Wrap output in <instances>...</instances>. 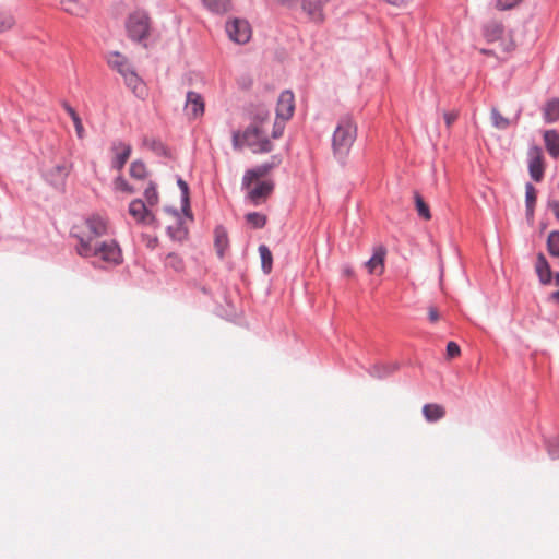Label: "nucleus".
<instances>
[{
    "label": "nucleus",
    "mask_w": 559,
    "mask_h": 559,
    "mask_svg": "<svg viewBox=\"0 0 559 559\" xmlns=\"http://www.w3.org/2000/svg\"><path fill=\"white\" fill-rule=\"evenodd\" d=\"M459 114L456 111H445L443 114V119L445 122V126L448 128H451V126L454 123V121L457 119Z\"/></svg>",
    "instance_id": "obj_49"
},
{
    "label": "nucleus",
    "mask_w": 559,
    "mask_h": 559,
    "mask_svg": "<svg viewBox=\"0 0 559 559\" xmlns=\"http://www.w3.org/2000/svg\"><path fill=\"white\" fill-rule=\"evenodd\" d=\"M445 350H447V357L449 359H453L461 354V348H460L459 344L455 343L454 341L448 342Z\"/></svg>",
    "instance_id": "obj_44"
},
{
    "label": "nucleus",
    "mask_w": 559,
    "mask_h": 559,
    "mask_svg": "<svg viewBox=\"0 0 559 559\" xmlns=\"http://www.w3.org/2000/svg\"><path fill=\"white\" fill-rule=\"evenodd\" d=\"M522 0H497L496 8L500 11H506L518 5Z\"/></svg>",
    "instance_id": "obj_45"
},
{
    "label": "nucleus",
    "mask_w": 559,
    "mask_h": 559,
    "mask_svg": "<svg viewBox=\"0 0 559 559\" xmlns=\"http://www.w3.org/2000/svg\"><path fill=\"white\" fill-rule=\"evenodd\" d=\"M157 246H158V238L157 237L150 238L147 243H146V247L148 249H151V250H154Z\"/></svg>",
    "instance_id": "obj_59"
},
{
    "label": "nucleus",
    "mask_w": 559,
    "mask_h": 559,
    "mask_svg": "<svg viewBox=\"0 0 559 559\" xmlns=\"http://www.w3.org/2000/svg\"><path fill=\"white\" fill-rule=\"evenodd\" d=\"M86 226L94 238L99 237L106 233V225L99 217H91L86 221Z\"/></svg>",
    "instance_id": "obj_37"
},
{
    "label": "nucleus",
    "mask_w": 559,
    "mask_h": 559,
    "mask_svg": "<svg viewBox=\"0 0 559 559\" xmlns=\"http://www.w3.org/2000/svg\"><path fill=\"white\" fill-rule=\"evenodd\" d=\"M150 16L144 11H135L131 13L126 22V31L128 37L134 41L141 44L145 40L150 33Z\"/></svg>",
    "instance_id": "obj_2"
},
{
    "label": "nucleus",
    "mask_w": 559,
    "mask_h": 559,
    "mask_svg": "<svg viewBox=\"0 0 559 559\" xmlns=\"http://www.w3.org/2000/svg\"><path fill=\"white\" fill-rule=\"evenodd\" d=\"M129 174L133 179L144 180L148 176V170L142 159H135L130 164Z\"/></svg>",
    "instance_id": "obj_31"
},
{
    "label": "nucleus",
    "mask_w": 559,
    "mask_h": 559,
    "mask_svg": "<svg viewBox=\"0 0 559 559\" xmlns=\"http://www.w3.org/2000/svg\"><path fill=\"white\" fill-rule=\"evenodd\" d=\"M112 151L121 150L120 152H117L115 158L111 162V168L116 170L123 169L124 165L127 164L128 159L131 156L132 153V146L130 144H126L122 141H117L112 143L111 146Z\"/></svg>",
    "instance_id": "obj_12"
},
{
    "label": "nucleus",
    "mask_w": 559,
    "mask_h": 559,
    "mask_svg": "<svg viewBox=\"0 0 559 559\" xmlns=\"http://www.w3.org/2000/svg\"><path fill=\"white\" fill-rule=\"evenodd\" d=\"M278 3L289 10H295L300 5L301 0H277Z\"/></svg>",
    "instance_id": "obj_51"
},
{
    "label": "nucleus",
    "mask_w": 559,
    "mask_h": 559,
    "mask_svg": "<svg viewBox=\"0 0 559 559\" xmlns=\"http://www.w3.org/2000/svg\"><path fill=\"white\" fill-rule=\"evenodd\" d=\"M537 202V189L532 182L525 183V206L535 207Z\"/></svg>",
    "instance_id": "obj_41"
},
{
    "label": "nucleus",
    "mask_w": 559,
    "mask_h": 559,
    "mask_svg": "<svg viewBox=\"0 0 559 559\" xmlns=\"http://www.w3.org/2000/svg\"><path fill=\"white\" fill-rule=\"evenodd\" d=\"M481 52L485 53V55H490L491 53V51L487 50V49H483Z\"/></svg>",
    "instance_id": "obj_63"
},
{
    "label": "nucleus",
    "mask_w": 559,
    "mask_h": 559,
    "mask_svg": "<svg viewBox=\"0 0 559 559\" xmlns=\"http://www.w3.org/2000/svg\"><path fill=\"white\" fill-rule=\"evenodd\" d=\"M285 122L286 121H282L281 119L275 120V122L273 124V129H272V138L273 139H278L283 135L284 129H285Z\"/></svg>",
    "instance_id": "obj_46"
},
{
    "label": "nucleus",
    "mask_w": 559,
    "mask_h": 559,
    "mask_svg": "<svg viewBox=\"0 0 559 559\" xmlns=\"http://www.w3.org/2000/svg\"><path fill=\"white\" fill-rule=\"evenodd\" d=\"M385 255L386 249L383 246H379L374 249L370 259L365 262V266L370 274L376 273L377 267H381V271L383 270Z\"/></svg>",
    "instance_id": "obj_22"
},
{
    "label": "nucleus",
    "mask_w": 559,
    "mask_h": 559,
    "mask_svg": "<svg viewBox=\"0 0 559 559\" xmlns=\"http://www.w3.org/2000/svg\"><path fill=\"white\" fill-rule=\"evenodd\" d=\"M123 80L127 87H129L135 96L142 97L145 94V84L142 78L136 73L135 69L126 70Z\"/></svg>",
    "instance_id": "obj_15"
},
{
    "label": "nucleus",
    "mask_w": 559,
    "mask_h": 559,
    "mask_svg": "<svg viewBox=\"0 0 559 559\" xmlns=\"http://www.w3.org/2000/svg\"><path fill=\"white\" fill-rule=\"evenodd\" d=\"M535 271L540 284L549 285L552 282L554 273L550 264L543 252H538L536 257Z\"/></svg>",
    "instance_id": "obj_14"
},
{
    "label": "nucleus",
    "mask_w": 559,
    "mask_h": 559,
    "mask_svg": "<svg viewBox=\"0 0 559 559\" xmlns=\"http://www.w3.org/2000/svg\"><path fill=\"white\" fill-rule=\"evenodd\" d=\"M342 275L352 278L355 275V271L349 264H344L342 266Z\"/></svg>",
    "instance_id": "obj_56"
},
{
    "label": "nucleus",
    "mask_w": 559,
    "mask_h": 559,
    "mask_svg": "<svg viewBox=\"0 0 559 559\" xmlns=\"http://www.w3.org/2000/svg\"><path fill=\"white\" fill-rule=\"evenodd\" d=\"M525 218L528 225H533L535 222V207L525 206Z\"/></svg>",
    "instance_id": "obj_52"
},
{
    "label": "nucleus",
    "mask_w": 559,
    "mask_h": 559,
    "mask_svg": "<svg viewBox=\"0 0 559 559\" xmlns=\"http://www.w3.org/2000/svg\"><path fill=\"white\" fill-rule=\"evenodd\" d=\"M177 186L180 190V203H181V213L185 217L190 221L194 219L193 212L191 210V201H190V187L186 180L182 179L181 176H177Z\"/></svg>",
    "instance_id": "obj_13"
},
{
    "label": "nucleus",
    "mask_w": 559,
    "mask_h": 559,
    "mask_svg": "<svg viewBox=\"0 0 559 559\" xmlns=\"http://www.w3.org/2000/svg\"><path fill=\"white\" fill-rule=\"evenodd\" d=\"M543 119L545 123H555L559 120V97L548 99L543 108Z\"/></svg>",
    "instance_id": "obj_21"
},
{
    "label": "nucleus",
    "mask_w": 559,
    "mask_h": 559,
    "mask_svg": "<svg viewBox=\"0 0 559 559\" xmlns=\"http://www.w3.org/2000/svg\"><path fill=\"white\" fill-rule=\"evenodd\" d=\"M547 450H548V454L549 456L552 459V460H556L559 457V444L557 443V439L556 440H549L547 442Z\"/></svg>",
    "instance_id": "obj_47"
},
{
    "label": "nucleus",
    "mask_w": 559,
    "mask_h": 559,
    "mask_svg": "<svg viewBox=\"0 0 559 559\" xmlns=\"http://www.w3.org/2000/svg\"><path fill=\"white\" fill-rule=\"evenodd\" d=\"M528 174L532 180L540 182L545 177V158L538 145H532L527 152Z\"/></svg>",
    "instance_id": "obj_4"
},
{
    "label": "nucleus",
    "mask_w": 559,
    "mask_h": 559,
    "mask_svg": "<svg viewBox=\"0 0 559 559\" xmlns=\"http://www.w3.org/2000/svg\"><path fill=\"white\" fill-rule=\"evenodd\" d=\"M71 165L58 164L43 174L45 181L59 192L66 191L67 178L71 170Z\"/></svg>",
    "instance_id": "obj_3"
},
{
    "label": "nucleus",
    "mask_w": 559,
    "mask_h": 559,
    "mask_svg": "<svg viewBox=\"0 0 559 559\" xmlns=\"http://www.w3.org/2000/svg\"><path fill=\"white\" fill-rule=\"evenodd\" d=\"M253 180H254V178L251 177V175H248L247 170H246L243 174L242 180H241V189L242 190L248 189Z\"/></svg>",
    "instance_id": "obj_55"
},
{
    "label": "nucleus",
    "mask_w": 559,
    "mask_h": 559,
    "mask_svg": "<svg viewBox=\"0 0 559 559\" xmlns=\"http://www.w3.org/2000/svg\"><path fill=\"white\" fill-rule=\"evenodd\" d=\"M144 144L148 146L156 155L162 157L169 156V150L159 139H144Z\"/></svg>",
    "instance_id": "obj_33"
},
{
    "label": "nucleus",
    "mask_w": 559,
    "mask_h": 559,
    "mask_svg": "<svg viewBox=\"0 0 559 559\" xmlns=\"http://www.w3.org/2000/svg\"><path fill=\"white\" fill-rule=\"evenodd\" d=\"M547 222H540V231H544L547 228Z\"/></svg>",
    "instance_id": "obj_62"
},
{
    "label": "nucleus",
    "mask_w": 559,
    "mask_h": 559,
    "mask_svg": "<svg viewBox=\"0 0 559 559\" xmlns=\"http://www.w3.org/2000/svg\"><path fill=\"white\" fill-rule=\"evenodd\" d=\"M547 207L552 211L556 219L559 221V199H551L549 198L547 200Z\"/></svg>",
    "instance_id": "obj_48"
},
{
    "label": "nucleus",
    "mask_w": 559,
    "mask_h": 559,
    "mask_svg": "<svg viewBox=\"0 0 559 559\" xmlns=\"http://www.w3.org/2000/svg\"><path fill=\"white\" fill-rule=\"evenodd\" d=\"M245 218H246V222L253 229H261L267 223L266 215H264L260 212H250V213L246 214Z\"/></svg>",
    "instance_id": "obj_34"
},
{
    "label": "nucleus",
    "mask_w": 559,
    "mask_h": 559,
    "mask_svg": "<svg viewBox=\"0 0 559 559\" xmlns=\"http://www.w3.org/2000/svg\"><path fill=\"white\" fill-rule=\"evenodd\" d=\"M68 3L69 4H76L78 2H76V0H69Z\"/></svg>",
    "instance_id": "obj_64"
},
{
    "label": "nucleus",
    "mask_w": 559,
    "mask_h": 559,
    "mask_svg": "<svg viewBox=\"0 0 559 559\" xmlns=\"http://www.w3.org/2000/svg\"><path fill=\"white\" fill-rule=\"evenodd\" d=\"M412 0H385L386 3L399 7V8H405L409 4Z\"/></svg>",
    "instance_id": "obj_58"
},
{
    "label": "nucleus",
    "mask_w": 559,
    "mask_h": 559,
    "mask_svg": "<svg viewBox=\"0 0 559 559\" xmlns=\"http://www.w3.org/2000/svg\"><path fill=\"white\" fill-rule=\"evenodd\" d=\"M214 247L218 259L223 260L229 248L228 233L223 225H217L214 229Z\"/></svg>",
    "instance_id": "obj_17"
},
{
    "label": "nucleus",
    "mask_w": 559,
    "mask_h": 559,
    "mask_svg": "<svg viewBox=\"0 0 559 559\" xmlns=\"http://www.w3.org/2000/svg\"><path fill=\"white\" fill-rule=\"evenodd\" d=\"M250 124H255L262 128V126L269 121L270 111L264 106H255L249 111Z\"/></svg>",
    "instance_id": "obj_29"
},
{
    "label": "nucleus",
    "mask_w": 559,
    "mask_h": 559,
    "mask_svg": "<svg viewBox=\"0 0 559 559\" xmlns=\"http://www.w3.org/2000/svg\"><path fill=\"white\" fill-rule=\"evenodd\" d=\"M548 301H555L557 305H559V289L556 290V292H552L549 296H548Z\"/></svg>",
    "instance_id": "obj_60"
},
{
    "label": "nucleus",
    "mask_w": 559,
    "mask_h": 559,
    "mask_svg": "<svg viewBox=\"0 0 559 559\" xmlns=\"http://www.w3.org/2000/svg\"><path fill=\"white\" fill-rule=\"evenodd\" d=\"M275 167L274 163H263L255 167L247 169V174L251 175L254 179L266 176Z\"/></svg>",
    "instance_id": "obj_39"
},
{
    "label": "nucleus",
    "mask_w": 559,
    "mask_h": 559,
    "mask_svg": "<svg viewBox=\"0 0 559 559\" xmlns=\"http://www.w3.org/2000/svg\"><path fill=\"white\" fill-rule=\"evenodd\" d=\"M108 64L111 69L117 70L122 76L126 70H133L134 67L129 62L126 56L119 51L111 52V58L108 59Z\"/></svg>",
    "instance_id": "obj_26"
},
{
    "label": "nucleus",
    "mask_w": 559,
    "mask_h": 559,
    "mask_svg": "<svg viewBox=\"0 0 559 559\" xmlns=\"http://www.w3.org/2000/svg\"><path fill=\"white\" fill-rule=\"evenodd\" d=\"M552 280H555L556 285L559 286V272L554 274Z\"/></svg>",
    "instance_id": "obj_61"
},
{
    "label": "nucleus",
    "mask_w": 559,
    "mask_h": 559,
    "mask_svg": "<svg viewBox=\"0 0 559 559\" xmlns=\"http://www.w3.org/2000/svg\"><path fill=\"white\" fill-rule=\"evenodd\" d=\"M164 212L167 213V214H170L171 216L176 217L177 221L179 218H182V216L180 215V212L178 209H176L175 206H171V205H166L164 206Z\"/></svg>",
    "instance_id": "obj_54"
},
{
    "label": "nucleus",
    "mask_w": 559,
    "mask_h": 559,
    "mask_svg": "<svg viewBox=\"0 0 559 559\" xmlns=\"http://www.w3.org/2000/svg\"><path fill=\"white\" fill-rule=\"evenodd\" d=\"M545 148L551 158H559V131L556 129L545 130L543 133Z\"/></svg>",
    "instance_id": "obj_18"
},
{
    "label": "nucleus",
    "mask_w": 559,
    "mask_h": 559,
    "mask_svg": "<svg viewBox=\"0 0 559 559\" xmlns=\"http://www.w3.org/2000/svg\"><path fill=\"white\" fill-rule=\"evenodd\" d=\"M148 210L150 209L146 203L140 198L132 200L128 209L129 214L136 221V223L145 221V215L148 214Z\"/></svg>",
    "instance_id": "obj_25"
},
{
    "label": "nucleus",
    "mask_w": 559,
    "mask_h": 559,
    "mask_svg": "<svg viewBox=\"0 0 559 559\" xmlns=\"http://www.w3.org/2000/svg\"><path fill=\"white\" fill-rule=\"evenodd\" d=\"M13 25V20L12 17H0V31L3 32V31H7L9 28H11Z\"/></svg>",
    "instance_id": "obj_53"
},
{
    "label": "nucleus",
    "mask_w": 559,
    "mask_h": 559,
    "mask_svg": "<svg viewBox=\"0 0 559 559\" xmlns=\"http://www.w3.org/2000/svg\"><path fill=\"white\" fill-rule=\"evenodd\" d=\"M139 224L150 225L153 227H157L159 225L158 219L156 218V216L153 214V212L151 210H148V214L145 215V221L140 222Z\"/></svg>",
    "instance_id": "obj_50"
},
{
    "label": "nucleus",
    "mask_w": 559,
    "mask_h": 559,
    "mask_svg": "<svg viewBox=\"0 0 559 559\" xmlns=\"http://www.w3.org/2000/svg\"><path fill=\"white\" fill-rule=\"evenodd\" d=\"M274 188L275 185L272 180L258 181L255 187L247 193L246 199L253 206H259L273 193Z\"/></svg>",
    "instance_id": "obj_8"
},
{
    "label": "nucleus",
    "mask_w": 559,
    "mask_h": 559,
    "mask_svg": "<svg viewBox=\"0 0 559 559\" xmlns=\"http://www.w3.org/2000/svg\"><path fill=\"white\" fill-rule=\"evenodd\" d=\"M226 32L231 41L240 45L248 43L251 37L250 24L238 17L226 24Z\"/></svg>",
    "instance_id": "obj_6"
},
{
    "label": "nucleus",
    "mask_w": 559,
    "mask_h": 559,
    "mask_svg": "<svg viewBox=\"0 0 559 559\" xmlns=\"http://www.w3.org/2000/svg\"><path fill=\"white\" fill-rule=\"evenodd\" d=\"M295 111V96L290 90L283 91L276 104V119L288 121Z\"/></svg>",
    "instance_id": "obj_9"
},
{
    "label": "nucleus",
    "mask_w": 559,
    "mask_h": 559,
    "mask_svg": "<svg viewBox=\"0 0 559 559\" xmlns=\"http://www.w3.org/2000/svg\"><path fill=\"white\" fill-rule=\"evenodd\" d=\"M546 248L551 257L559 258V230H552L548 234Z\"/></svg>",
    "instance_id": "obj_36"
},
{
    "label": "nucleus",
    "mask_w": 559,
    "mask_h": 559,
    "mask_svg": "<svg viewBox=\"0 0 559 559\" xmlns=\"http://www.w3.org/2000/svg\"><path fill=\"white\" fill-rule=\"evenodd\" d=\"M143 194L147 206H155L159 201L157 185L154 181L148 182Z\"/></svg>",
    "instance_id": "obj_38"
},
{
    "label": "nucleus",
    "mask_w": 559,
    "mask_h": 559,
    "mask_svg": "<svg viewBox=\"0 0 559 559\" xmlns=\"http://www.w3.org/2000/svg\"><path fill=\"white\" fill-rule=\"evenodd\" d=\"M428 319L430 322H436L439 320V312L436 307H429Z\"/></svg>",
    "instance_id": "obj_57"
},
{
    "label": "nucleus",
    "mask_w": 559,
    "mask_h": 559,
    "mask_svg": "<svg viewBox=\"0 0 559 559\" xmlns=\"http://www.w3.org/2000/svg\"><path fill=\"white\" fill-rule=\"evenodd\" d=\"M357 138V124L350 114L341 116L332 135V151L334 157L342 165Z\"/></svg>",
    "instance_id": "obj_1"
},
{
    "label": "nucleus",
    "mask_w": 559,
    "mask_h": 559,
    "mask_svg": "<svg viewBox=\"0 0 559 559\" xmlns=\"http://www.w3.org/2000/svg\"><path fill=\"white\" fill-rule=\"evenodd\" d=\"M400 369L399 362H391V364H382L378 362L372 365L370 368L367 369V372L370 377L383 380L394 372H396Z\"/></svg>",
    "instance_id": "obj_16"
},
{
    "label": "nucleus",
    "mask_w": 559,
    "mask_h": 559,
    "mask_svg": "<svg viewBox=\"0 0 559 559\" xmlns=\"http://www.w3.org/2000/svg\"><path fill=\"white\" fill-rule=\"evenodd\" d=\"M96 251L97 257H100V259L105 262L111 263L114 265H119L122 263V252L116 240L98 241Z\"/></svg>",
    "instance_id": "obj_7"
},
{
    "label": "nucleus",
    "mask_w": 559,
    "mask_h": 559,
    "mask_svg": "<svg viewBox=\"0 0 559 559\" xmlns=\"http://www.w3.org/2000/svg\"><path fill=\"white\" fill-rule=\"evenodd\" d=\"M62 107L67 111V114L70 116L71 120L73 121L78 136L82 138L83 136V132H84V128H83L82 120H81L79 114L67 102H64L62 104Z\"/></svg>",
    "instance_id": "obj_35"
},
{
    "label": "nucleus",
    "mask_w": 559,
    "mask_h": 559,
    "mask_svg": "<svg viewBox=\"0 0 559 559\" xmlns=\"http://www.w3.org/2000/svg\"><path fill=\"white\" fill-rule=\"evenodd\" d=\"M504 34V25L502 22L492 20L484 24L483 35L488 43H493L502 38Z\"/></svg>",
    "instance_id": "obj_19"
},
{
    "label": "nucleus",
    "mask_w": 559,
    "mask_h": 559,
    "mask_svg": "<svg viewBox=\"0 0 559 559\" xmlns=\"http://www.w3.org/2000/svg\"><path fill=\"white\" fill-rule=\"evenodd\" d=\"M97 245L98 240H95L93 237H88L87 239L84 237H79V246L76 247V252L82 258L97 257Z\"/></svg>",
    "instance_id": "obj_23"
},
{
    "label": "nucleus",
    "mask_w": 559,
    "mask_h": 559,
    "mask_svg": "<svg viewBox=\"0 0 559 559\" xmlns=\"http://www.w3.org/2000/svg\"><path fill=\"white\" fill-rule=\"evenodd\" d=\"M255 142V146H258V150L253 148L254 153H270L274 147L270 139L264 134H262Z\"/></svg>",
    "instance_id": "obj_42"
},
{
    "label": "nucleus",
    "mask_w": 559,
    "mask_h": 559,
    "mask_svg": "<svg viewBox=\"0 0 559 559\" xmlns=\"http://www.w3.org/2000/svg\"><path fill=\"white\" fill-rule=\"evenodd\" d=\"M491 122L498 130H507L511 124V121L495 107L491 109Z\"/></svg>",
    "instance_id": "obj_40"
},
{
    "label": "nucleus",
    "mask_w": 559,
    "mask_h": 559,
    "mask_svg": "<svg viewBox=\"0 0 559 559\" xmlns=\"http://www.w3.org/2000/svg\"><path fill=\"white\" fill-rule=\"evenodd\" d=\"M329 1L330 0H301L300 7L310 21L316 24H322L325 21L323 9Z\"/></svg>",
    "instance_id": "obj_10"
},
{
    "label": "nucleus",
    "mask_w": 559,
    "mask_h": 559,
    "mask_svg": "<svg viewBox=\"0 0 559 559\" xmlns=\"http://www.w3.org/2000/svg\"><path fill=\"white\" fill-rule=\"evenodd\" d=\"M164 265L167 269H171L177 273H181L185 270L183 259L176 252H169L164 258Z\"/></svg>",
    "instance_id": "obj_30"
},
{
    "label": "nucleus",
    "mask_w": 559,
    "mask_h": 559,
    "mask_svg": "<svg viewBox=\"0 0 559 559\" xmlns=\"http://www.w3.org/2000/svg\"><path fill=\"white\" fill-rule=\"evenodd\" d=\"M414 201L418 216L426 221H429L431 218L429 205L425 202L424 198L417 191L414 192Z\"/></svg>",
    "instance_id": "obj_32"
},
{
    "label": "nucleus",
    "mask_w": 559,
    "mask_h": 559,
    "mask_svg": "<svg viewBox=\"0 0 559 559\" xmlns=\"http://www.w3.org/2000/svg\"><path fill=\"white\" fill-rule=\"evenodd\" d=\"M258 252L261 260V270L265 275H269L273 270V254L270 248L264 243L259 246Z\"/></svg>",
    "instance_id": "obj_28"
},
{
    "label": "nucleus",
    "mask_w": 559,
    "mask_h": 559,
    "mask_svg": "<svg viewBox=\"0 0 559 559\" xmlns=\"http://www.w3.org/2000/svg\"><path fill=\"white\" fill-rule=\"evenodd\" d=\"M423 415L428 423H437L445 416V409L440 404L427 403L423 406Z\"/></svg>",
    "instance_id": "obj_24"
},
{
    "label": "nucleus",
    "mask_w": 559,
    "mask_h": 559,
    "mask_svg": "<svg viewBox=\"0 0 559 559\" xmlns=\"http://www.w3.org/2000/svg\"><path fill=\"white\" fill-rule=\"evenodd\" d=\"M114 183H115V188L117 190H120L122 192H126V193H129V194H132L135 192V188L133 186H131L126 179L124 177L122 176H118L115 180H114Z\"/></svg>",
    "instance_id": "obj_43"
},
{
    "label": "nucleus",
    "mask_w": 559,
    "mask_h": 559,
    "mask_svg": "<svg viewBox=\"0 0 559 559\" xmlns=\"http://www.w3.org/2000/svg\"><path fill=\"white\" fill-rule=\"evenodd\" d=\"M203 7L212 14L223 15L231 9L230 0H201Z\"/></svg>",
    "instance_id": "obj_27"
},
{
    "label": "nucleus",
    "mask_w": 559,
    "mask_h": 559,
    "mask_svg": "<svg viewBox=\"0 0 559 559\" xmlns=\"http://www.w3.org/2000/svg\"><path fill=\"white\" fill-rule=\"evenodd\" d=\"M204 108L205 104L201 94L194 91H188L185 104L187 115L195 119L204 114Z\"/></svg>",
    "instance_id": "obj_11"
},
{
    "label": "nucleus",
    "mask_w": 559,
    "mask_h": 559,
    "mask_svg": "<svg viewBox=\"0 0 559 559\" xmlns=\"http://www.w3.org/2000/svg\"><path fill=\"white\" fill-rule=\"evenodd\" d=\"M264 134V131L262 128L255 124H249L243 132L240 131H234L233 132V147L235 150L242 148L243 145H247L249 147L255 146V141Z\"/></svg>",
    "instance_id": "obj_5"
},
{
    "label": "nucleus",
    "mask_w": 559,
    "mask_h": 559,
    "mask_svg": "<svg viewBox=\"0 0 559 559\" xmlns=\"http://www.w3.org/2000/svg\"><path fill=\"white\" fill-rule=\"evenodd\" d=\"M166 234L173 241L180 243L185 242L189 238V229L186 226L183 218H179L175 226H167Z\"/></svg>",
    "instance_id": "obj_20"
}]
</instances>
